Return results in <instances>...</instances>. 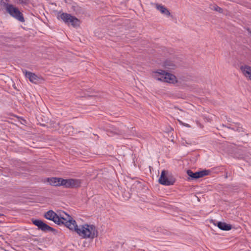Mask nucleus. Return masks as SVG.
I'll use <instances>...</instances> for the list:
<instances>
[{"label": "nucleus", "instance_id": "f257e3e1", "mask_svg": "<svg viewBox=\"0 0 251 251\" xmlns=\"http://www.w3.org/2000/svg\"><path fill=\"white\" fill-rule=\"evenodd\" d=\"M68 220L65 222V226L71 230L76 232L79 235L84 238H90L93 239L98 236V231L95 226L86 224L82 226L81 228H78L76 223L71 216L67 215Z\"/></svg>", "mask_w": 251, "mask_h": 251}, {"label": "nucleus", "instance_id": "f03ea898", "mask_svg": "<svg viewBox=\"0 0 251 251\" xmlns=\"http://www.w3.org/2000/svg\"><path fill=\"white\" fill-rule=\"evenodd\" d=\"M8 1L9 0H0V5L5 8L6 12L10 16L21 22H24L25 19L23 14L18 8L14 6L12 4L7 3Z\"/></svg>", "mask_w": 251, "mask_h": 251}, {"label": "nucleus", "instance_id": "7ed1b4c3", "mask_svg": "<svg viewBox=\"0 0 251 251\" xmlns=\"http://www.w3.org/2000/svg\"><path fill=\"white\" fill-rule=\"evenodd\" d=\"M57 18L59 20H61L66 25H71L74 27H77L80 25V20L70 14L60 11L57 13Z\"/></svg>", "mask_w": 251, "mask_h": 251}, {"label": "nucleus", "instance_id": "20e7f679", "mask_svg": "<svg viewBox=\"0 0 251 251\" xmlns=\"http://www.w3.org/2000/svg\"><path fill=\"white\" fill-rule=\"evenodd\" d=\"M65 214L67 216L66 218L61 216L59 217L55 212L50 210L45 213L44 217L48 220L53 221L58 225H64L65 226V222L68 220V217L67 215L68 214L66 213Z\"/></svg>", "mask_w": 251, "mask_h": 251}, {"label": "nucleus", "instance_id": "39448f33", "mask_svg": "<svg viewBox=\"0 0 251 251\" xmlns=\"http://www.w3.org/2000/svg\"><path fill=\"white\" fill-rule=\"evenodd\" d=\"M155 73L160 75V77L157 78L158 80L173 84L177 82L176 77L175 75L167 73L165 71L159 70L156 71Z\"/></svg>", "mask_w": 251, "mask_h": 251}, {"label": "nucleus", "instance_id": "423d86ee", "mask_svg": "<svg viewBox=\"0 0 251 251\" xmlns=\"http://www.w3.org/2000/svg\"><path fill=\"white\" fill-rule=\"evenodd\" d=\"M210 173V171L208 170H203L195 173L191 170H188L187 171V174L189 176L188 180H196L204 176H208Z\"/></svg>", "mask_w": 251, "mask_h": 251}, {"label": "nucleus", "instance_id": "0eeeda50", "mask_svg": "<svg viewBox=\"0 0 251 251\" xmlns=\"http://www.w3.org/2000/svg\"><path fill=\"white\" fill-rule=\"evenodd\" d=\"M32 223L38 227L39 230H41L44 232L47 231H55L56 230L46 224L43 221L39 219H32Z\"/></svg>", "mask_w": 251, "mask_h": 251}, {"label": "nucleus", "instance_id": "6e6552de", "mask_svg": "<svg viewBox=\"0 0 251 251\" xmlns=\"http://www.w3.org/2000/svg\"><path fill=\"white\" fill-rule=\"evenodd\" d=\"M167 172L165 170H163L161 172L160 176L159 178V182L160 184L164 185H172L175 182L176 179L173 177L168 178L166 175Z\"/></svg>", "mask_w": 251, "mask_h": 251}, {"label": "nucleus", "instance_id": "1a4fd4ad", "mask_svg": "<svg viewBox=\"0 0 251 251\" xmlns=\"http://www.w3.org/2000/svg\"><path fill=\"white\" fill-rule=\"evenodd\" d=\"M81 182L79 179H67L66 184L64 187L67 188H77L80 186Z\"/></svg>", "mask_w": 251, "mask_h": 251}, {"label": "nucleus", "instance_id": "9d476101", "mask_svg": "<svg viewBox=\"0 0 251 251\" xmlns=\"http://www.w3.org/2000/svg\"><path fill=\"white\" fill-rule=\"evenodd\" d=\"M25 75L28 78L29 81L32 83L37 84L39 82L40 78L35 74L25 71Z\"/></svg>", "mask_w": 251, "mask_h": 251}, {"label": "nucleus", "instance_id": "9b49d317", "mask_svg": "<svg viewBox=\"0 0 251 251\" xmlns=\"http://www.w3.org/2000/svg\"><path fill=\"white\" fill-rule=\"evenodd\" d=\"M240 69L244 75L251 80V67L248 65L242 66Z\"/></svg>", "mask_w": 251, "mask_h": 251}, {"label": "nucleus", "instance_id": "f8f14e48", "mask_svg": "<svg viewBox=\"0 0 251 251\" xmlns=\"http://www.w3.org/2000/svg\"><path fill=\"white\" fill-rule=\"evenodd\" d=\"M216 225V224H214ZM217 226L221 230L228 231L231 229L232 226L226 223L218 222L216 224Z\"/></svg>", "mask_w": 251, "mask_h": 251}, {"label": "nucleus", "instance_id": "ddd939ff", "mask_svg": "<svg viewBox=\"0 0 251 251\" xmlns=\"http://www.w3.org/2000/svg\"><path fill=\"white\" fill-rule=\"evenodd\" d=\"M227 127L239 132L244 131L243 128L240 126V124L239 123H233L229 124L228 126H227Z\"/></svg>", "mask_w": 251, "mask_h": 251}, {"label": "nucleus", "instance_id": "4468645a", "mask_svg": "<svg viewBox=\"0 0 251 251\" xmlns=\"http://www.w3.org/2000/svg\"><path fill=\"white\" fill-rule=\"evenodd\" d=\"M156 8L158 10L160 11L162 14L166 15V16H171V13L170 12L169 10L164 6L162 5L161 4H156Z\"/></svg>", "mask_w": 251, "mask_h": 251}, {"label": "nucleus", "instance_id": "2eb2a0df", "mask_svg": "<svg viewBox=\"0 0 251 251\" xmlns=\"http://www.w3.org/2000/svg\"><path fill=\"white\" fill-rule=\"evenodd\" d=\"M50 185L54 186H59L60 182L59 177H50L47 179Z\"/></svg>", "mask_w": 251, "mask_h": 251}, {"label": "nucleus", "instance_id": "dca6fc26", "mask_svg": "<svg viewBox=\"0 0 251 251\" xmlns=\"http://www.w3.org/2000/svg\"><path fill=\"white\" fill-rule=\"evenodd\" d=\"M164 67L168 70H174L176 68V65L172 61L166 60L164 63Z\"/></svg>", "mask_w": 251, "mask_h": 251}, {"label": "nucleus", "instance_id": "f3484780", "mask_svg": "<svg viewBox=\"0 0 251 251\" xmlns=\"http://www.w3.org/2000/svg\"><path fill=\"white\" fill-rule=\"evenodd\" d=\"M209 7L211 10L218 11L220 13H222L223 12V9L222 8L219 7L217 4H211L210 5Z\"/></svg>", "mask_w": 251, "mask_h": 251}, {"label": "nucleus", "instance_id": "a211bd4d", "mask_svg": "<svg viewBox=\"0 0 251 251\" xmlns=\"http://www.w3.org/2000/svg\"><path fill=\"white\" fill-rule=\"evenodd\" d=\"M72 9L75 11V14L78 15L81 13L82 10L81 8L79 7L78 5H73L72 7Z\"/></svg>", "mask_w": 251, "mask_h": 251}, {"label": "nucleus", "instance_id": "6ab92c4d", "mask_svg": "<svg viewBox=\"0 0 251 251\" xmlns=\"http://www.w3.org/2000/svg\"><path fill=\"white\" fill-rule=\"evenodd\" d=\"M12 40H13L12 38H10V37H4V36L0 37V42H2V43L10 42Z\"/></svg>", "mask_w": 251, "mask_h": 251}, {"label": "nucleus", "instance_id": "aec40b11", "mask_svg": "<svg viewBox=\"0 0 251 251\" xmlns=\"http://www.w3.org/2000/svg\"><path fill=\"white\" fill-rule=\"evenodd\" d=\"M17 4H21L22 5H26L29 2V0H14Z\"/></svg>", "mask_w": 251, "mask_h": 251}, {"label": "nucleus", "instance_id": "412c9836", "mask_svg": "<svg viewBox=\"0 0 251 251\" xmlns=\"http://www.w3.org/2000/svg\"><path fill=\"white\" fill-rule=\"evenodd\" d=\"M60 182L59 184V186H63L65 187V184H66L67 179H65L59 177Z\"/></svg>", "mask_w": 251, "mask_h": 251}, {"label": "nucleus", "instance_id": "4be33fe9", "mask_svg": "<svg viewBox=\"0 0 251 251\" xmlns=\"http://www.w3.org/2000/svg\"><path fill=\"white\" fill-rule=\"evenodd\" d=\"M179 122H180V123L181 125L185 126L186 127H190V126L189 124H184V123H183L182 122H181L180 121H179Z\"/></svg>", "mask_w": 251, "mask_h": 251}, {"label": "nucleus", "instance_id": "5701e85b", "mask_svg": "<svg viewBox=\"0 0 251 251\" xmlns=\"http://www.w3.org/2000/svg\"><path fill=\"white\" fill-rule=\"evenodd\" d=\"M67 128L69 129H73V127L72 126L68 125L67 126Z\"/></svg>", "mask_w": 251, "mask_h": 251}, {"label": "nucleus", "instance_id": "b1692460", "mask_svg": "<svg viewBox=\"0 0 251 251\" xmlns=\"http://www.w3.org/2000/svg\"><path fill=\"white\" fill-rule=\"evenodd\" d=\"M248 156V154H246L245 155V156H243V155H242L240 157L241 158L245 159V157H246V156Z\"/></svg>", "mask_w": 251, "mask_h": 251}, {"label": "nucleus", "instance_id": "393cba45", "mask_svg": "<svg viewBox=\"0 0 251 251\" xmlns=\"http://www.w3.org/2000/svg\"><path fill=\"white\" fill-rule=\"evenodd\" d=\"M1 215H2V214H1L0 213V216H1Z\"/></svg>", "mask_w": 251, "mask_h": 251}]
</instances>
